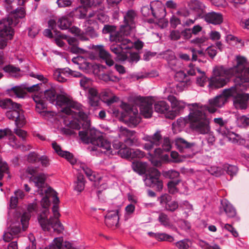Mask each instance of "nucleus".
Instances as JSON below:
<instances>
[{"instance_id":"38","label":"nucleus","mask_w":249,"mask_h":249,"mask_svg":"<svg viewBox=\"0 0 249 249\" xmlns=\"http://www.w3.org/2000/svg\"><path fill=\"white\" fill-rule=\"evenodd\" d=\"M190 8L199 14L205 12L206 6L201 1L194 0L190 4Z\"/></svg>"},{"instance_id":"15","label":"nucleus","mask_w":249,"mask_h":249,"mask_svg":"<svg viewBox=\"0 0 249 249\" xmlns=\"http://www.w3.org/2000/svg\"><path fill=\"white\" fill-rule=\"evenodd\" d=\"M42 86V83H37L34 85H30L27 83L22 84L20 86H14L6 89L7 94L12 97L18 98H24L25 96L24 89L28 92H31L38 91Z\"/></svg>"},{"instance_id":"60","label":"nucleus","mask_w":249,"mask_h":249,"mask_svg":"<svg viewBox=\"0 0 249 249\" xmlns=\"http://www.w3.org/2000/svg\"><path fill=\"white\" fill-rule=\"evenodd\" d=\"M56 3L59 8H65L69 7L72 4L71 0H57Z\"/></svg>"},{"instance_id":"35","label":"nucleus","mask_w":249,"mask_h":249,"mask_svg":"<svg viewBox=\"0 0 249 249\" xmlns=\"http://www.w3.org/2000/svg\"><path fill=\"white\" fill-rule=\"evenodd\" d=\"M72 61L78 65L79 68L82 70L87 71L90 69L91 64L88 62L87 58L83 56L74 57L72 59Z\"/></svg>"},{"instance_id":"1","label":"nucleus","mask_w":249,"mask_h":249,"mask_svg":"<svg viewBox=\"0 0 249 249\" xmlns=\"http://www.w3.org/2000/svg\"><path fill=\"white\" fill-rule=\"evenodd\" d=\"M121 135L125 136L124 141V147H122L118 151L112 150L111 142L104 139L100 132L95 129H87L79 131V136L81 140L87 143H91L93 145L92 150L103 153L108 156L118 153L121 157L130 158L132 157V149L128 146H136L138 144V139L136 133L134 130H130L126 127H121Z\"/></svg>"},{"instance_id":"36","label":"nucleus","mask_w":249,"mask_h":249,"mask_svg":"<svg viewBox=\"0 0 249 249\" xmlns=\"http://www.w3.org/2000/svg\"><path fill=\"white\" fill-rule=\"evenodd\" d=\"M132 168L134 171L139 175H144L147 169V163L139 161H133L132 163Z\"/></svg>"},{"instance_id":"31","label":"nucleus","mask_w":249,"mask_h":249,"mask_svg":"<svg viewBox=\"0 0 249 249\" xmlns=\"http://www.w3.org/2000/svg\"><path fill=\"white\" fill-rule=\"evenodd\" d=\"M141 114L145 118L152 117L153 110L152 104L145 100H143L140 105Z\"/></svg>"},{"instance_id":"16","label":"nucleus","mask_w":249,"mask_h":249,"mask_svg":"<svg viewBox=\"0 0 249 249\" xmlns=\"http://www.w3.org/2000/svg\"><path fill=\"white\" fill-rule=\"evenodd\" d=\"M160 173L156 168L149 169L148 173L145 174L143 181L146 186L152 188L157 191L162 189V181L160 179Z\"/></svg>"},{"instance_id":"6","label":"nucleus","mask_w":249,"mask_h":249,"mask_svg":"<svg viewBox=\"0 0 249 249\" xmlns=\"http://www.w3.org/2000/svg\"><path fill=\"white\" fill-rule=\"evenodd\" d=\"M37 209L36 203L29 204L27 207L28 213H24L21 217L10 224L3 235V240L8 242L14 237L18 236L21 231H26L28 227L29 220L32 213L36 212Z\"/></svg>"},{"instance_id":"58","label":"nucleus","mask_w":249,"mask_h":249,"mask_svg":"<svg viewBox=\"0 0 249 249\" xmlns=\"http://www.w3.org/2000/svg\"><path fill=\"white\" fill-rule=\"evenodd\" d=\"M141 12L144 17H148L150 15H152V9L150 4L149 5H144L141 8Z\"/></svg>"},{"instance_id":"13","label":"nucleus","mask_w":249,"mask_h":249,"mask_svg":"<svg viewBox=\"0 0 249 249\" xmlns=\"http://www.w3.org/2000/svg\"><path fill=\"white\" fill-rule=\"evenodd\" d=\"M226 69L222 67L213 70L214 77L209 81L208 86L212 89H218L225 86L229 81V77L233 76L226 72Z\"/></svg>"},{"instance_id":"61","label":"nucleus","mask_w":249,"mask_h":249,"mask_svg":"<svg viewBox=\"0 0 249 249\" xmlns=\"http://www.w3.org/2000/svg\"><path fill=\"white\" fill-rule=\"evenodd\" d=\"M168 63L171 69L173 70H176L179 67L180 65L179 61L176 58L168 62Z\"/></svg>"},{"instance_id":"7","label":"nucleus","mask_w":249,"mask_h":249,"mask_svg":"<svg viewBox=\"0 0 249 249\" xmlns=\"http://www.w3.org/2000/svg\"><path fill=\"white\" fill-rule=\"evenodd\" d=\"M52 212L53 216L48 219L49 210L47 208L43 209L37 216L38 222L44 231L61 232L64 230V227L58 219L60 214L58 205L53 204Z\"/></svg>"},{"instance_id":"19","label":"nucleus","mask_w":249,"mask_h":249,"mask_svg":"<svg viewBox=\"0 0 249 249\" xmlns=\"http://www.w3.org/2000/svg\"><path fill=\"white\" fill-rule=\"evenodd\" d=\"M102 33L104 34H108L110 41L115 42L116 44L121 43L127 38L125 35L124 34V31H122L121 28L120 31H116V27L113 25H105Z\"/></svg>"},{"instance_id":"49","label":"nucleus","mask_w":249,"mask_h":249,"mask_svg":"<svg viewBox=\"0 0 249 249\" xmlns=\"http://www.w3.org/2000/svg\"><path fill=\"white\" fill-rule=\"evenodd\" d=\"M191 117H190V113L188 116H185V117H180L178 118L176 122V124L179 127H183L186 125V124L188 123L191 124Z\"/></svg>"},{"instance_id":"17","label":"nucleus","mask_w":249,"mask_h":249,"mask_svg":"<svg viewBox=\"0 0 249 249\" xmlns=\"http://www.w3.org/2000/svg\"><path fill=\"white\" fill-rule=\"evenodd\" d=\"M236 64L232 67L226 69V72L236 77H241L242 73L249 74V67L246 68L247 59L242 56L237 55L235 58Z\"/></svg>"},{"instance_id":"41","label":"nucleus","mask_w":249,"mask_h":249,"mask_svg":"<svg viewBox=\"0 0 249 249\" xmlns=\"http://www.w3.org/2000/svg\"><path fill=\"white\" fill-rule=\"evenodd\" d=\"M206 135L205 138L201 142V146L205 148V147H210L214 144L215 142V137L212 132L211 131L209 134H205Z\"/></svg>"},{"instance_id":"28","label":"nucleus","mask_w":249,"mask_h":249,"mask_svg":"<svg viewBox=\"0 0 249 249\" xmlns=\"http://www.w3.org/2000/svg\"><path fill=\"white\" fill-rule=\"evenodd\" d=\"M207 23L213 25H219L223 22V16L220 13L210 12L206 13L202 17Z\"/></svg>"},{"instance_id":"53","label":"nucleus","mask_w":249,"mask_h":249,"mask_svg":"<svg viewBox=\"0 0 249 249\" xmlns=\"http://www.w3.org/2000/svg\"><path fill=\"white\" fill-rule=\"evenodd\" d=\"M209 38L205 36H202L200 37H197L191 40V43L197 46H201L204 44L208 40Z\"/></svg>"},{"instance_id":"2","label":"nucleus","mask_w":249,"mask_h":249,"mask_svg":"<svg viewBox=\"0 0 249 249\" xmlns=\"http://www.w3.org/2000/svg\"><path fill=\"white\" fill-rule=\"evenodd\" d=\"M240 87V85H235L230 88L226 89L223 90L221 94L209 99V106L207 107L210 113L216 112L218 108L221 107L225 104L227 98L231 96L234 97L233 104L236 109L240 110L246 109L248 107L249 94L239 93Z\"/></svg>"},{"instance_id":"50","label":"nucleus","mask_w":249,"mask_h":249,"mask_svg":"<svg viewBox=\"0 0 249 249\" xmlns=\"http://www.w3.org/2000/svg\"><path fill=\"white\" fill-rule=\"evenodd\" d=\"M82 169L89 180L91 181H95L96 176L95 174L90 168L86 166H83L82 167Z\"/></svg>"},{"instance_id":"42","label":"nucleus","mask_w":249,"mask_h":249,"mask_svg":"<svg viewBox=\"0 0 249 249\" xmlns=\"http://www.w3.org/2000/svg\"><path fill=\"white\" fill-rule=\"evenodd\" d=\"M160 225L165 228H170L172 226V223L168 216L163 213H160L158 218Z\"/></svg>"},{"instance_id":"24","label":"nucleus","mask_w":249,"mask_h":249,"mask_svg":"<svg viewBox=\"0 0 249 249\" xmlns=\"http://www.w3.org/2000/svg\"><path fill=\"white\" fill-rule=\"evenodd\" d=\"M92 48L98 53L100 58L102 60L104 61L108 66L111 67L114 65V62L110 54L105 49V46L104 45H93Z\"/></svg>"},{"instance_id":"32","label":"nucleus","mask_w":249,"mask_h":249,"mask_svg":"<svg viewBox=\"0 0 249 249\" xmlns=\"http://www.w3.org/2000/svg\"><path fill=\"white\" fill-rule=\"evenodd\" d=\"M220 208L224 211L229 217H233L236 214L235 208L226 199H223L221 200Z\"/></svg>"},{"instance_id":"47","label":"nucleus","mask_w":249,"mask_h":249,"mask_svg":"<svg viewBox=\"0 0 249 249\" xmlns=\"http://www.w3.org/2000/svg\"><path fill=\"white\" fill-rule=\"evenodd\" d=\"M163 176L169 179H179V173L175 170L163 171L162 173Z\"/></svg>"},{"instance_id":"23","label":"nucleus","mask_w":249,"mask_h":249,"mask_svg":"<svg viewBox=\"0 0 249 249\" xmlns=\"http://www.w3.org/2000/svg\"><path fill=\"white\" fill-rule=\"evenodd\" d=\"M167 99L171 103L172 109H170V111L174 113L175 118L183 110L187 105L185 102L182 100H178L171 94L167 96Z\"/></svg>"},{"instance_id":"64","label":"nucleus","mask_w":249,"mask_h":249,"mask_svg":"<svg viewBox=\"0 0 249 249\" xmlns=\"http://www.w3.org/2000/svg\"><path fill=\"white\" fill-rule=\"evenodd\" d=\"M206 52L211 58H213L217 54V51L214 46H209L208 47Z\"/></svg>"},{"instance_id":"34","label":"nucleus","mask_w":249,"mask_h":249,"mask_svg":"<svg viewBox=\"0 0 249 249\" xmlns=\"http://www.w3.org/2000/svg\"><path fill=\"white\" fill-rule=\"evenodd\" d=\"M175 145L179 151L182 152L185 149H191L196 145L195 142H190L184 139L178 137L175 140Z\"/></svg>"},{"instance_id":"59","label":"nucleus","mask_w":249,"mask_h":249,"mask_svg":"<svg viewBox=\"0 0 249 249\" xmlns=\"http://www.w3.org/2000/svg\"><path fill=\"white\" fill-rule=\"evenodd\" d=\"M3 71L11 74L16 73L20 71L19 69L11 65H7L3 67Z\"/></svg>"},{"instance_id":"21","label":"nucleus","mask_w":249,"mask_h":249,"mask_svg":"<svg viewBox=\"0 0 249 249\" xmlns=\"http://www.w3.org/2000/svg\"><path fill=\"white\" fill-rule=\"evenodd\" d=\"M69 30L71 34L78 37L82 41L88 40L89 39L87 36L91 38H95L98 36V34L94 28L90 26L87 28L85 33L81 31L80 29L75 26L72 27Z\"/></svg>"},{"instance_id":"44","label":"nucleus","mask_w":249,"mask_h":249,"mask_svg":"<svg viewBox=\"0 0 249 249\" xmlns=\"http://www.w3.org/2000/svg\"><path fill=\"white\" fill-rule=\"evenodd\" d=\"M85 182L84 176L79 175L76 181L74 182V190L78 192H82L85 188Z\"/></svg>"},{"instance_id":"18","label":"nucleus","mask_w":249,"mask_h":249,"mask_svg":"<svg viewBox=\"0 0 249 249\" xmlns=\"http://www.w3.org/2000/svg\"><path fill=\"white\" fill-rule=\"evenodd\" d=\"M137 21V14L133 10H129L124 14V24L121 25V30L124 34L127 36L132 32L135 27Z\"/></svg>"},{"instance_id":"40","label":"nucleus","mask_w":249,"mask_h":249,"mask_svg":"<svg viewBox=\"0 0 249 249\" xmlns=\"http://www.w3.org/2000/svg\"><path fill=\"white\" fill-rule=\"evenodd\" d=\"M71 19L66 16L60 18L57 22L58 26L61 30H67L71 25Z\"/></svg>"},{"instance_id":"9","label":"nucleus","mask_w":249,"mask_h":249,"mask_svg":"<svg viewBox=\"0 0 249 249\" xmlns=\"http://www.w3.org/2000/svg\"><path fill=\"white\" fill-rule=\"evenodd\" d=\"M37 168L33 166H29L27 168V173L32 176L30 179L35 183V186L38 189L37 193L41 196L47 195L52 191L51 187H47L46 183V176L42 173H37ZM41 203L43 205L44 209L49 204V198L46 195L41 200Z\"/></svg>"},{"instance_id":"55","label":"nucleus","mask_w":249,"mask_h":249,"mask_svg":"<svg viewBox=\"0 0 249 249\" xmlns=\"http://www.w3.org/2000/svg\"><path fill=\"white\" fill-rule=\"evenodd\" d=\"M178 207V203L176 201H172L171 200L169 202H168L166 205H165L164 207L165 210L170 212L175 211Z\"/></svg>"},{"instance_id":"10","label":"nucleus","mask_w":249,"mask_h":249,"mask_svg":"<svg viewBox=\"0 0 249 249\" xmlns=\"http://www.w3.org/2000/svg\"><path fill=\"white\" fill-rule=\"evenodd\" d=\"M49 85L50 88L44 91V97L36 94L33 96V99L36 103V110L44 117L48 116L51 113V111L47 110V103L46 100L53 104V103L56 102L58 95L54 89V85L50 83Z\"/></svg>"},{"instance_id":"45","label":"nucleus","mask_w":249,"mask_h":249,"mask_svg":"<svg viewBox=\"0 0 249 249\" xmlns=\"http://www.w3.org/2000/svg\"><path fill=\"white\" fill-rule=\"evenodd\" d=\"M236 124L238 127L246 128L249 127V115H243L237 119Z\"/></svg>"},{"instance_id":"63","label":"nucleus","mask_w":249,"mask_h":249,"mask_svg":"<svg viewBox=\"0 0 249 249\" xmlns=\"http://www.w3.org/2000/svg\"><path fill=\"white\" fill-rule=\"evenodd\" d=\"M170 23L172 28H175L180 24V19L176 16L172 15L170 18Z\"/></svg>"},{"instance_id":"56","label":"nucleus","mask_w":249,"mask_h":249,"mask_svg":"<svg viewBox=\"0 0 249 249\" xmlns=\"http://www.w3.org/2000/svg\"><path fill=\"white\" fill-rule=\"evenodd\" d=\"M213 122L216 125L219 126L220 129L227 127L228 123L227 120H224L222 118H216L213 119Z\"/></svg>"},{"instance_id":"8","label":"nucleus","mask_w":249,"mask_h":249,"mask_svg":"<svg viewBox=\"0 0 249 249\" xmlns=\"http://www.w3.org/2000/svg\"><path fill=\"white\" fill-rule=\"evenodd\" d=\"M132 48L133 45L128 38L124 40L121 43L113 44L110 46L111 51L116 54L118 60L128 62L131 65L137 63L140 59L137 53L130 52Z\"/></svg>"},{"instance_id":"25","label":"nucleus","mask_w":249,"mask_h":249,"mask_svg":"<svg viewBox=\"0 0 249 249\" xmlns=\"http://www.w3.org/2000/svg\"><path fill=\"white\" fill-rule=\"evenodd\" d=\"M61 37L68 43L69 46L68 50L70 52L75 54H84L87 52L85 50L78 47V41L75 37L68 36L65 35H62Z\"/></svg>"},{"instance_id":"43","label":"nucleus","mask_w":249,"mask_h":249,"mask_svg":"<svg viewBox=\"0 0 249 249\" xmlns=\"http://www.w3.org/2000/svg\"><path fill=\"white\" fill-rule=\"evenodd\" d=\"M63 238L62 237L55 238L52 243L44 249H60L63 248Z\"/></svg>"},{"instance_id":"4","label":"nucleus","mask_w":249,"mask_h":249,"mask_svg":"<svg viewBox=\"0 0 249 249\" xmlns=\"http://www.w3.org/2000/svg\"><path fill=\"white\" fill-rule=\"evenodd\" d=\"M188 106H192L193 109L190 108V117L191 121L190 128L198 134L204 135L211 132V126L209 119L207 117L205 110H209L207 108L208 105L199 106L197 103L188 104Z\"/></svg>"},{"instance_id":"26","label":"nucleus","mask_w":249,"mask_h":249,"mask_svg":"<svg viewBox=\"0 0 249 249\" xmlns=\"http://www.w3.org/2000/svg\"><path fill=\"white\" fill-rule=\"evenodd\" d=\"M152 16L157 19L163 18L166 15L165 8L160 0H155L150 2Z\"/></svg>"},{"instance_id":"51","label":"nucleus","mask_w":249,"mask_h":249,"mask_svg":"<svg viewBox=\"0 0 249 249\" xmlns=\"http://www.w3.org/2000/svg\"><path fill=\"white\" fill-rule=\"evenodd\" d=\"M9 142L8 144L10 146L14 148H18L20 147V145L18 143L17 139L13 135V132L10 134L9 137Z\"/></svg>"},{"instance_id":"52","label":"nucleus","mask_w":249,"mask_h":249,"mask_svg":"<svg viewBox=\"0 0 249 249\" xmlns=\"http://www.w3.org/2000/svg\"><path fill=\"white\" fill-rule=\"evenodd\" d=\"M189 242L188 239H184L176 242L175 244L178 249H188L190 247Z\"/></svg>"},{"instance_id":"46","label":"nucleus","mask_w":249,"mask_h":249,"mask_svg":"<svg viewBox=\"0 0 249 249\" xmlns=\"http://www.w3.org/2000/svg\"><path fill=\"white\" fill-rule=\"evenodd\" d=\"M180 179H177L175 180H171L167 184L168 192L171 194L177 193L178 190L177 188V185L180 182Z\"/></svg>"},{"instance_id":"3","label":"nucleus","mask_w":249,"mask_h":249,"mask_svg":"<svg viewBox=\"0 0 249 249\" xmlns=\"http://www.w3.org/2000/svg\"><path fill=\"white\" fill-rule=\"evenodd\" d=\"M53 105L58 108L60 107L62 112L71 115L73 118V120L70 121V127L79 130L81 125L83 124L81 121L86 123L87 127H89V124L87 121L88 115L84 112L83 106L80 103L71 100L64 95L58 94L56 102Z\"/></svg>"},{"instance_id":"27","label":"nucleus","mask_w":249,"mask_h":249,"mask_svg":"<svg viewBox=\"0 0 249 249\" xmlns=\"http://www.w3.org/2000/svg\"><path fill=\"white\" fill-rule=\"evenodd\" d=\"M119 209L109 211L105 216V223L107 227H117L119 221Z\"/></svg>"},{"instance_id":"29","label":"nucleus","mask_w":249,"mask_h":249,"mask_svg":"<svg viewBox=\"0 0 249 249\" xmlns=\"http://www.w3.org/2000/svg\"><path fill=\"white\" fill-rule=\"evenodd\" d=\"M52 147L55 152L59 156L67 159L71 164H73L75 162L73 155L70 152L67 151H63L61 147L55 142H53L52 143Z\"/></svg>"},{"instance_id":"33","label":"nucleus","mask_w":249,"mask_h":249,"mask_svg":"<svg viewBox=\"0 0 249 249\" xmlns=\"http://www.w3.org/2000/svg\"><path fill=\"white\" fill-rule=\"evenodd\" d=\"M89 104L91 107H97L100 102V97L97 90L94 88H90L88 90Z\"/></svg>"},{"instance_id":"48","label":"nucleus","mask_w":249,"mask_h":249,"mask_svg":"<svg viewBox=\"0 0 249 249\" xmlns=\"http://www.w3.org/2000/svg\"><path fill=\"white\" fill-rule=\"evenodd\" d=\"M224 169L226 171L228 174L231 176H233L236 174L238 171V167L235 165L224 164L223 165Z\"/></svg>"},{"instance_id":"14","label":"nucleus","mask_w":249,"mask_h":249,"mask_svg":"<svg viewBox=\"0 0 249 249\" xmlns=\"http://www.w3.org/2000/svg\"><path fill=\"white\" fill-rule=\"evenodd\" d=\"M40 0H35L39 1ZM5 8L8 13H10L12 17L19 20L25 17V11L21 7L26 0H5Z\"/></svg>"},{"instance_id":"30","label":"nucleus","mask_w":249,"mask_h":249,"mask_svg":"<svg viewBox=\"0 0 249 249\" xmlns=\"http://www.w3.org/2000/svg\"><path fill=\"white\" fill-rule=\"evenodd\" d=\"M70 72V69L67 67L56 69L53 71V78L59 82H65L67 80V78L69 77Z\"/></svg>"},{"instance_id":"54","label":"nucleus","mask_w":249,"mask_h":249,"mask_svg":"<svg viewBox=\"0 0 249 249\" xmlns=\"http://www.w3.org/2000/svg\"><path fill=\"white\" fill-rule=\"evenodd\" d=\"M208 172L215 177H219L223 173L222 169L216 166H211L208 170Z\"/></svg>"},{"instance_id":"62","label":"nucleus","mask_w":249,"mask_h":249,"mask_svg":"<svg viewBox=\"0 0 249 249\" xmlns=\"http://www.w3.org/2000/svg\"><path fill=\"white\" fill-rule=\"evenodd\" d=\"M38 154L35 152H30L28 156V160L31 163H34L39 160Z\"/></svg>"},{"instance_id":"5","label":"nucleus","mask_w":249,"mask_h":249,"mask_svg":"<svg viewBox=\"0 0 249 249\" xmlns=\"http://www.w3.org/2000/svg\"><path fill=\"white\" fill-rule=\"evenodd\" d=\"M142 139L146 142L143 144L144 149L150 151L153 149L155 156H160L164 152H170L172 142L168 137L162 138L161 131L157 130L153 135H145Z\"/></svg>"},{"instance_id":"39","label":"nucleus","mask_w":249,"mask_h":249,"mask_svg":"<svg viewBox=\"0 0 249 249\" xmlns=\"http://www.w3.org/2000/svg\"><path fill=\"white\" fill-rule=\"evenodd\" d=\"M20 104L13 102L10 99H4L0 100V107L4 109H11L13 108H18Z\"/></svg>"},{"instance_id":"57","label":"nucleus","mask_w":249,"mask_h":249,"mask_svg":"<svg viewBox=\"0 0 249 249\" xmlns=\"http://www.w3.org/2000/svg\"><path fill=\"white\" fill-rule=\"evenodd\" d=\"M171 196L167 194H165L162 195L159 198V201L160 204L164 207L165 205H166L168 202H169L171 200Z\"/></svg>"},{"instance_id":"20","label":"nucleus","mask_w":249,"mask_h":249,"mask_svg":"<svg viewBox=\"0 0 249 249\" xmlns=\"http://www.w3.org/2000/svg\"><path fill=\"white\" fill-rule=\"evenodd\" d=\"M6 116L9 119L14 120L18 127H22L25 124V118L20 105L18 108H13L7 111Z\"/></svg>"},{"instance_id":"12","label":"nucleus","mask_w":249,"mask_h":249,"mask_svg":"<svg viewBox=\"0 0 249 249\" xmlns=\"http://www.w3.org/2000/svg\"><path fill=\"white\" fill-rule=\"evenodd\" d=\"M121 107L124 112H121L118 109H114L113 113L116 116L121 115V119L125 124L129 127H135L140 121L138 110H134L131 105L124 102L122 103Z\"/></svg>"},{"instance_id":"11","label":"nucleus","mask_w":249,"mask_h":249,"mask_svg":"<svg viewBox=\"0 0 249 249\" xmlns=\"http://www.w3.org/2000/svg\"><path fill=\"white\" fill-rule=\"evenodd\" d=\"M19 20L12 17L8 13V17L0 20V49H4L7 44V40L11 39L14 35L13 27L17 26Z\"/></svg>"},{"instance_id":"37","label":"nucleus","mask_w":249,"mask_h":249,"mask_svg":"<svg viewBox=\"0 0 249 249\" xmlns=\"http://www.w3.org/2000/svg\"><path fill=\"white\" fill-rule=\"evenodd\" d=\"M99 78L105 82L117 83L119 81L120 78L114 75L112 73L103 72L99 74Z\"/></svg>"},{"instance_id":"22","label":"nucleus","mask_w":249,"mask_h":249,"mask_svg":"<svg viewBox=\"0 0 249 249\" xmlns=\"http://www.w3.org/2000/svg\"><path fill=\"white\" fill-rule=\"evenodd\" d=\"M155 111L160 114H163L166 118L173 119L175 118L174 113L170 111L169 104L164 101H159L154 104Z\"/></svg>"}]
</instances>
